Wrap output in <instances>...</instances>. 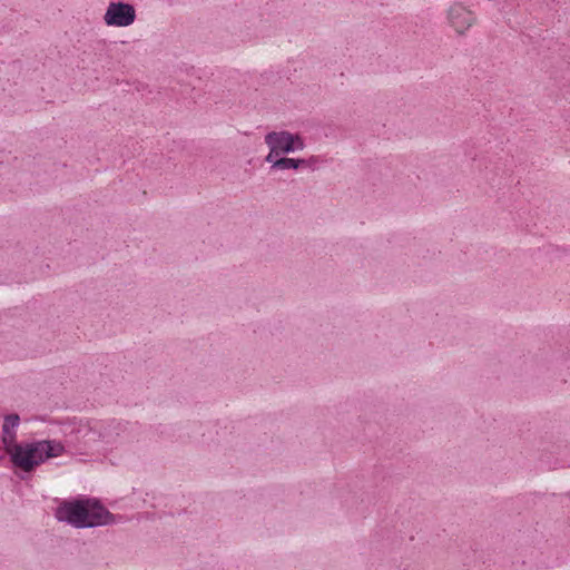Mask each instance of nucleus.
<instances>
[{
    "label": "nucleus",
    "instance_id": "20e7f679",
    "mask_svg": "<svg viewBox=\"0 0 570 570\" xmlns=\"http://www.w3.org/2000/svg\"><path fill=\"white\" fill-rule=\"evenodd\" d=\"M136 20V9L132 4L121 1H111L104 14V22L108 27L127 28Z\"/></svg>",
    "mask_w": 570,
    "mask_h": 570
},
{
    "label": "nucleus",
    "instance_id": "39448f33",
    "mask_svg": "<svg viewBox=\"0 0 570 570\" xmlns=\"http://www.w3.org/2000/svg\"><path fill=\"white\" fill-rule=\"evenodd\" d=\"M449 24L458 35H464L475 22L474 12L462 2L452 3L446 10Z\"/></svg>",
    "mask_w": 570,
    "mask_h": 570
},
{
    "label": "nucleus",
    "instance_id": "0eeeda50",
    "mask_svg": "<svg viewBox=\"0 0 570 570\" xmlns=\"http://www.w3.org/2000/svg\"><path fill=\"white\" fill-rule=\"evenodd\" d=\"M265 161L271 164L272 169L276 170L297 169L305 164L304 159H294L283 156H276L275 158H272V160Z\"/></svg>",
    "mask_w": 570,
    "mask_h": 570
},
{
    "label": "nucleus",
    "instance_id": "7ed1b4c3",
    "mask_svg": "<svg viewBox=\"0 0 570 570\" xmlns=\"http://www.w3.org/2000/svg\"><path fill=\"white\" fill-rule=\"evenodd\" d=\"M264 140L269 149L265 160H272L276 156L301 151L305 148L304 139L298 134L287 130L271 131L265 135Z\"/></svg>",
    "mask_w": 570,
    "mask_h": 570
},
{
    "label": "nucleus",
    "instance_id": "f03ea898",
    "mask_svg": "<svg viewBox=\"0 0 570 570\" xmlns=\"http://www.w3.org/2000/svg\"><path fill=\"white\" fill-rule=\"evenodd\" d=\"M63 452L62 443L53 440L38 441L26 445L17 444L13 445V449H9L13 464L27 472L50 458L62 455Z\"/></svg>",
    "mask_w": 570,
    "mask_h": 570
},
{
    "label": "nucleus",
    "instance_id": "423d86ee",
    "mask_svg": "<svg viewBox=\"0 0 570 570\" xmlns=\"http://www.w3.org/2000/svg\"><path fill=\"white\" fill-rule=\"evenodd\" d=\"M20 417L18 414H9L4 417V422L2 425V433H3V443L6 445L7 451L9 452V449H13V445H17L14 443L16 440V432L14 429L19 425Z\"/></svg>",
    "mask_w": 570,
    "mask_h": 570
},
{
    "label": "nucleus",
    "instance_id": "f257e3e1",
    "mask_svg": "<svg viewBox=\"0 0 570 570\" xmlns=\"http://www.w3.org/2000/svg\"><path fill=\"white\" fill-rule=\"evenodd\" d=\"M56 518L76 528H95L111 522L112 515L97 501L78 500L60 504Z\"/></svg>",
    "mask_w": 570,
    "mask_h": 570
}]
</instances>
